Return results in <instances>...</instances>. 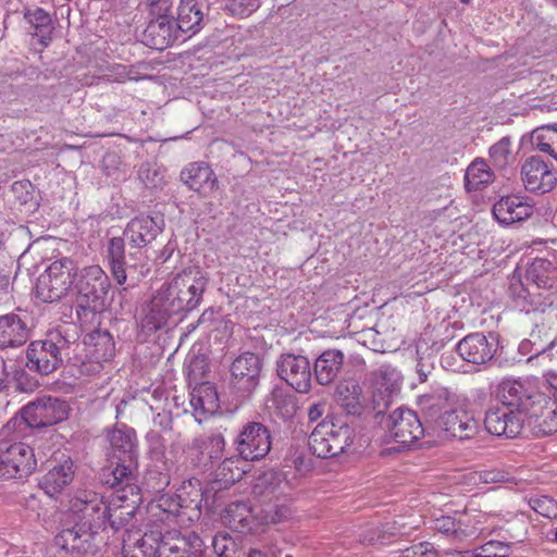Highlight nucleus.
<instances>
[{"mask_svg": "<svg viewBox=\"0 0 557 557\" xmlns=\"http://www.w3.org/2000/svg\"><path fill=\"white\" fill-rule=\"evenodd\" d=\"M110 280L99 265L86 267L75 284L76 315L81 322L103 310Z\"/></svg>", "mask_w": 557, "mask_h": 557, "instance_id": "nucleus-1", "label": "nucleus"}, {"mask_svg": "<svg viewBox=\"0 0 557 557\" xmlns=\"http://www.w3.org/2000/svg\"><path fill=\"white\" fill-rule=\"evenodd\" d=\"M70 342L60 333L52 332L45 339L33 341L25 350V367L41 376H47L63 364Z\"/></svg>", "mask_w": 557, "mask_h": 557, "instance_id": "nucleus-2", "label": "nucleus"}, {"mask_svg": "<svg viewBox=\"0 0 557 557\" xmlns=\"http://www.w3.org/2000/svg\"><path fill=\"white\" fill-rule=\"evenodd\" d=\"M76 276L77 268L72 259L63 257L54 260L37 278V298L44 302L64 299L73 290Z\"/></svg>", "mask_w": 557, "mask_h": 557, "instance_id": "nucleus-3", "label": "nucleus"}, {"mask_svg": "<svg viewBox=\"0 0 557 557\" xmlns=\"http://www.w3.org/2000/svg\"><path fill=\"white\" fill-rule=\"evenodd\" d=\"M354 431L346 423L323 420L309 436V448L319 458L335 457L352 444Z\"/></svg>", "mask_w": 557, "mask_h": 557, "instance_id": "nucleus-4", "label": "nucleus"}, {"mask_svg": "<svg viewBox=\"0 0 557 557\" xmlns=\"http://www.w3.org/2000/svg\"><path fill=\"white\" fill-rule=\"evenodd\" d=\"M70 411L66 400L42 396L22 408V418L29 428L40 429L61 423L69 418Z\"/></svg>", "mask_w": 557, "mask_h": 557, "instance_id": "nucleus-5", "label": "nucleus"}, {"mask_svg": "<svg viewBox=\"0 0 557 557\" xmlns=\"http://www.w3.org/2000/svg\"><path fill=\"white\" fill-rule=\"evenodd\" d=\"M37 466L34 449L22 442L0 441V474L7 478H26Z\"/></svg>", "mask_w": 557, "mask_h": 557, "instance_id": "nucleus-6", "label": "nucleus"}, {"mask_svg": "<svg viewBox=\"0 0 557 557\" xmlns=\"http://www.w3.org/2000/svg\"><path fill=\"white\" fill-rule=\"evenodd\" d=\"M173 292L176 294L182 311L195 310L202 300L208 285V277L199 267H188L172 280Z\"/></svg>", "mask_w": 557, "mask_h": 557, "instance_id": "nucleus-7", "label": "nucleus"}, {"mask_svg": "<svg viewBox=\"0 0 557 557\" xmlns=\"http://www.w3.org/2000/svg\"><path fill=\"white\" fill-rule=\"evenodd\" d=\"M234 446L242 460H260L271 449L270 431L260 422H248L234 440Z\"/></svg>", "mask_w": 557, "mask_h": 557, "instance_id": "nucleus-8", "label": "nucleus"}, {"mask_svg": "<svg viewBox=\"0 0 557 557\" xmlns=\"http://www.w3.org/2000/svg\"><path fill=\"white\" fill-rule=\"evenodd\" d=\"M277 375L298 393L311 388L312 369L307 357L284 354L276 362Z\"/></svg>", "mask_w": 557, "mask_h": 557, "instance_id": "nucleus-9", "label": "nucleus"}, {"mask_svg": "<svg viewBox=\"0 0 557 557\" xmlns=\"http://www.w3.org/2000/svg\"><path fill=\"white\" fill-rule=\"evenodd\" d=\"M261 359L253 352L238 356L232 363V386L242 397H248L258 386Z\"/></svg>", "mask_w": 557, "mask_h": 557, "instance_id": "nucleus-10", "label": "nucleus"}, {"mask_svg": "<svg viewBox=\"0 0 557 557\" xmlns=\"http://www.w3.org/2000/svg\"><path fill=\"white\" fill-rule=\"evenodd\" d=\"M539 395L530 383L512 379L503 380L496 389L497 399L520 413H528Z\"/></svg>", "mask_w": 557, "mask_h": 557, "instance_id": "nucleus-11", "label": "nucleus"}, {"mask_svg": "<svg viewBox=\"0 0 557 557\" xmlns=\"http://www.w3.org/2000/svg\"><path fill=\"white\" fill-rule=\"evenodd\" d=\"M385 426L389 436L404 446L414 443L424 434L420 419L410 409H395L387 418Z\"/></svg>", "mask_w": 557, "mask_h": 557, "instance_id": "nucleus-12", "label": "nucleus"}, {"mask_svg": "<svg viewBox=\"0 0 557 557\" xmlns=\"http://www.w3.org/2000/svg\"><path fill=\"white\" fill-rule=\"evenodd\" d=\"M375 386L372 395V410L375 417L383 416L392 404L393 394L399 389V372L391 364H382L371 373Z\"/></svg>", "mask_w": 557, "mask_h": 557, "instance_id": "nucleus-13", "label": "nucleus"}, {"mask_svg": "<svg viewBox=\"0 0 557 557\" xmlns=\"http://www.w3.org/2000/svg\"><path fill=\"white\" fill-rule=\"evenodd\" d=\"M107 502L98 493L89 490H82L71 499V510L86 523L96 529H104V513Z\"/></svg>", "mask_w": 557, "mask_h": 557, "instance_id": "nucleus-14", "label": "nucleus"}, {"mask_svg": "<svg viewBox=\"0 0 557 557\" xmlns=\"http://www.w3.org/2000/svg\"><path fill=\"white\" fill-rule=\"evenodd\" d=\"M492 213L499 224L520 223L533 215L534 202L521 195L503 196L493 205Z\"/></svg>", "mask_w": 557, "mask_h": 557, "instance_id": "nucleus-15", "label": "nucleus"}, {"mask_svg": "<svg viewBox=\"0 0 557 557\" xmlns=\"http://www.w3.org/2000/svg\"><path fill=\"white\" fill-rule=\"evenodd\" d=\"M484 425L488 433L507 438L517 437L523 428L522 413L507 407H493L485 413Z\"/></svg>", "mask_w": 557, "mask_h": 557, "instance_id": "nucleus-16", "label": "nucleus"}, {"mask_svg": "<svg viewBox=\"0 0 557 557\" xmlns=\"http://www.w3.org/2000/svg\"><path fill=\"white\" fill-rule=\"evenodd\" d=\"M164 222L162 219L150 215L133 218L123 232L124 242L127 240L133 248H145L151 244L162 232Z\"/></svg>", "mask_w": 557, "mask_h": 557, "instance_id": "nucleus-17", "label": "nucleus"}, {"mask_svg": "<svg viewBox=\"0 0 557 557\" xmlns=\"http://www.w3.org/2000/svg\"><path fill=\"white\" fill-rule=\"evenodd\" d=\"M143 33V42L157 50H164L180 37L173 15L150 16Z\"/></svg>", "mask_w": 557, "mask_h": 557, "instance_id": "nucleus-18", "label": "nucleus"}, {"mask_svg": "<svg viewBox=\"0 0 557 557\" xmlns=\"http://www.w3.org/2000/svg\"><path fill=\"white\" fill-rule=\"evenodd\" d=\"M521 180L525 189L545 194L553 190L557 184L556 175L548 165L536 156L525 160L521 168Z\"/></svg>", "mask_w": 557, "mask_h": 557, "instance_id": "nucleus-19", "label": "nucleus"}, {"mask_svg": "<svg viewBox=\"0 0 557 557\" xmlns=\"http://www.w3.org/2000/svg\"><path fill=\"white\" fill-rule=\"evenodd\" d=\"M530 423L539 435H550L557 432V389L554 399L540 394L528 411Z\"/></svg>", "mask_w": 557, "mask_h": 557, "instance_id": "nucleus-20", "label": "nucleus"}, {"mask_svg": "<svg viewBox=\"0 0 557 557\" xmlns=\"http://www.w3.org/2000/svg\"><path fill=\"white\" fill-rule=\"evenodd\" d=\"M497 344L490 342L482 333H472L457 344L456 350L462 360L483 364L490 361L496 352Z\"/></svg>", "mask_w": 557, "mask_h": 557, "instance_id": "nucleus-21", "label": "nucleus"}, {"mask_svg": "<svg viewBox=\"0 0 557 557\" xmlns=\"http://www.w3.org/2000/svg\"><path fill=\"white\" fill-rule=\"evenodd\" d=\"M137 465L138 461L133 459L111 461V466L103 469L101 473V482L111 488H116L122 494H126V490L133 494L134 491H137L134 484Z\"/></svg>", "mask_w": 557, "mask_h": 557, "instance_id": "nucleus-22", "label": "nucleus"}, {"mask_svg": "<svg viewBox=\"0 0 557 557\" xmlns=\"http://www.w3.org/2000/svg\"><path fill=\"white\" fill-rule=\"evenodd\" d=\"M181 181L189 189L207 196L218 189V177L205 162H193L181 172Z\"/></svg>", "mask_w": 557, "mask_h": 557, "instance_id": "nucleus-23", "label": "nucleus"}, {"mask_svg": "<svg viewBox=\"0 0 557 557\" xmlns=\"http://www.w3.org/2000/svg\"><path fill=\"white\" fill-rule=\"evenodd\" d=\"M441 424L449 436L461 441L472 438L480 430V421L462 410L445 411Z\"/></svg>", "mask_w": 557, "mask_h": 557, "instance_id": "nucleus-24", "label": "nucleus"}, {"mask_svg": "<svg viewBox=\"0 0 557 557\" xmlns=\"http://www.w3.org/2000/svg\"><path fill=\"white\" fill-rule=\"evenodd\" d=\"M334 400L347 414L360 416L363 412V391L356 380L339 381L335 386Z\"/></svg>", "mask_w": 557, "mask_h": 557, "instance_id": "nucleus-25", "label": "nucleus"}, {"mask_svg": "<svg viewBox=\"0 0 557 557\" xmlns=\"http://www.w3.org/2000/svg\"><path fill=\"white\" fill-rule=\"evenodd\" d=\"M345 356L339 349H326L321 352L313 363L314 376L318 384L326 386L332 384L339 375L344 366Z\"/></svg>", "mask_w": 557, "mask_h": 557, "instance_id": "nucleus-26", "label": "nucleus"}, {"mask_svg": "<svg viewBox=\"0 0 557 557\" xmlns=\"http://www.w3.org/2000/svg\"><path fill=\"white\" fill-rule=\"evenodd\" d=\"M29 338V329L24 320L15 313L0 317V348H15Z\"/></svg>", "mask_w": 557, "mask_h": 557, "instance_id": "nucleus-27", "label": "nucleus"}, {"mask_svg": "<svg viewBox=\"0 0 557 557\" xmlns=\"http://www.w3.org/2000/svg\"><path fill=\"white\" fill-rule=\"evenodd\" d=\"M110 443V459L114 460L133 459L138 460L136 433L133 429L117 428L108 433Z\"/></svg>", "mask_w": 557, "mask_h": 557, "instance_id": "nucleus-28", "label": "nucleus"}, {"mask_svg": "<svg viewBox=\"0 0 557 557\" xmlns=\"http://www.w3.org/2000/svg\"><path fill=\"white\" fill-rule=\"evenodd\" d=\"M91 529L86 523H76L73 528L63 529L55 536V545L65 552L85 554L91 546Z\"/></svg>", "mask_w": 557, "mask_h": 557, "instance_id": "nucleus-29", "label": "nucleus"}, {"mask_svg": "<svg viewBox=\"0 0 557 557\" xmlns=\"http://www.w3.org/2000/svg\"><path fill=\"white\" fill-rule=\"evenodd\" d=\"M74 478V465L71 459L52 467L39 481L40 487L51 497L61 493Z\"/></svg>", "mask_w": 557, "mask_h": 557, "instance_id": "nucleus-30", "label": "nucleus"}, {"mask_svg": "<svg viewBox=\"0 0 557 557\" xmlns=\"http://www.w3.org/2000/svg\"><path fill=\"white\" fill-rule=\"evenodd\" d=\"M108 258L113 278L119 285L126 282L127 273L135 271V265L129 264L125 256V243L122 237H113L109 242Z\"/></svg>", "mask_w": 557, "mask_h": 557, "instance_id": "nucleus-31", "label": "nucleus"}, {"mask_svg": "<svg viewBox=\"0 0 557 557\" xmlns=\"http://www.w3.org/2000/svg\"><path fill=\"white\" fill-rule=\"evenodd\" d=\"M126 494H121L107 504L104 529L110 525L114 531H119L131 522L136 507L134 503H126Z\"/></svg>", "mask_w": 557, "mask_h": 557, "instance_id": "nucleus-32", "label": "nucleus"}, {"mask_svg": "<svg viewBox=\"0 0 557 557\" xmlns=\"http://www.w3.org/2000/svg\"><path fill=\"white\" fill-rule=\"evenodd\" d=\"M90 349V357L96 360L94 369L99 370L102 361L110 360L115 352V344L112 335L108 331H95L87 336L85 341Z\"/></svg>", "mask_w": 557, "mask_h": 557, "instance_id": "nucleus-33", "label": "nucleus"}, {"mask_svg": "<svg viewBox=\"0 0 557 557\" xmlns=\"http://www.w3.org/2000/svg\"><path fill=\"white\" fill-rule=\"evenodd\" d=\"M525 278L537 288L550 289L557 282V268L547 259H535L528 267Z\"/></svg>", "mask_w": 557, "mask_h": 557, "instance_id": "nucleus-34", "label": "nucleus"}, {"mask_svg": "<svg viewBox=\"0 0 557 557\" xmlns=\"http://www.w3.org/2000/svg\"><path fill=\"white\" fill-rule=\"evenodd\" d=\"M202 20L203 14L196 0H180L175 22L180 33L198 32Z\"/></svg>", "mask_w": 557, "mask_h": 557, "instance_id": "nucleus-35", "label": "nucleus"}, {"mask_svg": "<svg viewBox=\"0 0 557 557\" xmlns=\"http://www.w3.org/2000/svg\"><path fill=\"white\" fill-rule=\"evenodd\" d=\"M265 405L273 414L283 421L290 420L298 408L296 397L283 388H274L267 398Z\"/></svg>", "mask_w": 557, "mask_h": 557, "instance_id": "nucleus-36", "label": "nucleus"}, {"mask_svg": "<svg viewBox=\"0 0 557 557\" xmlns=\"http://www.w3.org/2000/svg\"><path fill=\"white\" fill-rule=\"evenodd\" d=\"M200 543V539L194 532H190L188 537L183 536L174 542L162 540L154 550V557H188V554L193 553L190 547L196 548Z\"/></svg>", "mask_w": 557, "mask_h": 557, "instance_id": "nucleus-37", "label": "nucleus"}, {"mask_svg": "<svg viewBox=\"0 0 557 557\" xmlns=\"http://www.w3.org/2000/svg\"><path fill=\"white\" fill-rule=\"evenodd\" d=\"M433 528L454 542H461L475 534L474 528L468 525L461 519H455L450 516H441L433 520Z\"/></svg>", "mask_w": 557, "mask_h": 557, "instance_id": "nucleus-38", "label": "nucleus"}, {"mask_svg": "<svg viewBox=\"0 0 557 557\" xmlns=\"http://www.w3.org/2000/svg\"><path fill=\"white\" fill-rule=\"evenodd\" d=\"M494 181V173L484 159H475L467 168L465 186L467 190H480Z\"/></svg>", "mask_w": 557, "mask_h": 557, "instance_id": "nucleus-39", "label": "nucleus"}, {"mask_svg": "<svg viewBox=\"0 0 557 557\" xmlns=\"http://www.w3.org/2000/svg\"><path fill=\"white\" fill-rule=\"evenodd\" d=\"M171 315L154 300L146 304L140 311L138 325L146 334H151L162 329Z\"/></svg>", "mask_w": 557, "mask_h": 557, "instance_id": "nucleus-40", "label": "nucleus"}, {"mask_svg": "<svg viewBox=\"0 0 557 557\" xmlns=\"http://www.w3.org/2000/svg\"><path fill=\"white\" fill-rule=\"evenodd\" d=\"M24 18L33 27V35L39 38V44L48 46L53 29L49 13L41 8H36L35 10H26Z\"/></svg>", "mask_w": 557, "mask_h": 557, "instance_id": "nucleus-41", "label": "nucleus"}, {"mask_svg": "<svg viewBox=\"0 0 557 557\" xmlns=\"http://www.w3.org/2000/svg\"><path fill=\"white\" fill-rule=\"evenodd\" d=\"M187 482H188L189 486H191L194 488L191 492L194 497L190 499V503L183 504V502H185L183 498V495H184L183 491L186 488L185 486H183L181 493L176 495V498H173L171 496H161L160 497L159 507L163 511L172 513V515H178L180 508H182V507H190L191 505H194L196 508L199 507L202 493H201V488L200 487L196 488V486H199L200 482L196 478L188 479Z\"/></svg>", "mask_w": 557, "mask_h": 557, "instance_id": "nucleus-42", "label": "nucleus"}, {"mask_svg": "<svg viewBox=\"0 0 557 557\" xmlns=\"http://www.w3.org/2000/svg\"><path fill=\"white\" fill-rule=\"evenodd\" d=\"M531 143L535 149L557 160V126L544 125L532 132Z\"/></svg>", "mask_w": 557, "mask_h": 557, "instance_id": "nucleus-43", "label": "nucleus"}, {"mask_svg": "<svg viewBox=\"0 0 557 557\" xmlns=\"http://www.w3.org/2000/svg\"><path fill=\"white\" fill-rule=\"evenodd\" d=\"M509 295L516 302V306L525 312L542 310V304L521 282L520 278L512 277L509 284Z\"/></svg>", "mask_w": 557, "mask_h": 557, "instance_id": "nucleus-44", "label": "nucleus"}, {"mask_svg": "<svg viewBox=\"0 0 557 557\" xmlns=\"http://www.w3.org/2000/svg\"><path fill=\"white\" fill-rule=\"evenodd\" d=\"M190 404L196 412L214 413L219 409V397L215 388L209 384L200 386L191 394Z\"/></svg>", "mask_w": 557, "mask_h": 557, "instance_id": "nucleus-45", "label": "nucleus"}, {"mask_svg": "<svg viewBox=\"0 0 557 557\" xmlns=\"http://www.w3.org/2000/svg\"><path fill=\"white\" fill-rule=\"evenodd\" d=\"M251 510L244 502L231 503L225 509L223 519L233 529L246 528L250 523Z\"/></svg>", "mask_w": 557, "mask_h": 557, "instance_id": "nucleus-46", "label": "nucleus"}, {"mask_svg": "<svg viewBox=\"0 0 557 557\" xmlns=\"http://www.w3.org/2000/svg\"><path fill=\"white\" fill-rule=\"evenodd\" d=\"M152 300L157 302V306L163 308L171 317L183 312L176 294L173 292V285L171 281H168L161 285L156 292Z\"/></svg>", "mask_w": 557, "mask_h": 557, "instance_id": "nucleus-47", "label": "nucleus"}, {"mask_svg": "<svg viewBox=\"0 0 557 557\" xmlns=\"http://www.w3.org/2000/svg\"><path fill=\"white\" fill-rule=\"evenodd\" d=\"M490 159L497 169H505L515 161L509 137H503L490 148Z\"/></svg>", "mask_w": 557, "mask_h": 557, "instance_id": "nucleus-48", "label": "nucleus"}, {"mask_svg": "<svg viewBox=\"0 0 557 557\" xmlns=\"http://www.w3.org/2000/svg\"><path fill=\"white\" fill-rule=\"evenodd\" d=\"M240 458L238 457H226L219 465L215 475L218 480L224 482L225 484H234L239 481L245 470L239 467Z\"/></svg>", "mask_w": 557, "mask_h": 557, "instance_id": "nucleus-49", "label": "nucleus"}, {"mask_svg": "<svg viewBox=\"0 0 557 557\" xmlns=\"http://www.w3.org/2000/svg\"><path fill=\"white\" fill-rule=\"evenodd\" d=\"M138 178L144 186L151 190L161 189L165 185L164 174L160 166L146 162L139 166Z\"/></svg>", "mask_w": 557, "mask_h": 557, "instance_id": "nucleus-50", "label": "nucleus"}, {"mask_svg": "<svg viewBox=\"0 0 557 557\" xmlns=\"http://www.w3.org/2000/svg\"><path fill=\"white\" fill-rule=\"evenodd\" d=\"M11 193L21 206H27L28 209H35L37 207L35 190L29 181L14 182L11 186Z\"/></svg>", "mask_w": 557, "mask_h": 557, "instance_id": "nucleus-51", "label": "nucleus"}, {"mask_svg": "<svg viewBox=\"0 0 557 557\" xmlns=\"http://www.w3.org/2000/svg\"><path fill=\"white\" fill-rule=\"evenodd\" d=\"M11 382L15 391L32 394L39 387L38 380L23 368H15L12 371Z\"/></svg>", "mask_w": 557, "mask_h": 557, "instance_id": "nucleus-52", "label": "nucleus"}, {"mask_svg": "<svg viewBox=\"0 0 557 557\" xmlns=\"http://www.w3.org/2000/svg\"><path fill=\"white\" fill-rule=\"evenodd\" d=\"M530 507L546 518L557 517V502L546 495L532 496L529 499Z\"/></svg>", "mask_w": 557, "mask_h": 557, "instance_id": "nucleus-53", "label": "nucleus"}, {"mask_svg": "<svg viewBox=\"0 0 557 557\" xmlns=\"http://www.w3.org/2000/svg\"><path fill=\"white\" fill-rule=\"evenodd\" d=\"M508 472L493 468L472 472L470 480L475 484L502 483L508 481Z\"/></svg>", "mask_w": 557, "mask_h": 557, "instance_id": "nucleus-54", "label": "nucleus"}, {"mask_svg": "<svg viewBox=\"0 0 557 557\" xmlns=\"http://www.w3.org/2000/svg\"><path fill=\"white\" fill-rule=\"evenodd\" d=\"M261 4V0H226L225 10L232 15L249 16Z\"/></svg>", "mask_w": 557, "mask_h": 557, "instance_id": "nucleus-55", "label": "nucleus"}, {"mask_svg": "<svg viewBox=\"0 0 557 557\" xmlns=\"http://www.w3.org/2000/svg\"><path fill=\"white\" fill-rule=\"evenodd\" d=\"M203 448L210 460H220L225 449V438L221 433H213L202 442Z\"/></svg>", "mask_w": 557, "mask_h": 557, "instance_id": "nucleus-56", "label": "nucleus"}, {"mask_svg": "<svg viewBox=\"0 0 557 557\" xmlns=\"http://www.w3.org/2000/svg\"><path fill=\"white\" fill-rule=\"evenodd\" d=\"M509 547L499 541H490L482 546L475 548L472 557H506Z\"/></svg>", "mask_w": 557, "mask_h": 557, "instance_id": "nucleus-57", "label": "nucleus"}, {"mask_svg": "<svg viewBox=\"0 0 557 557\" xmlns=\"http://www.w3.org/2000/svg\"><path fill=\"white\" fill-rule=\"evenodd\" d=\"M143 4L149 17L172 15L174 0H145Z\"/></svg>", "mask_w": 557, "mask_h": 557, "instance_id": "nucleus-58", "label": "nucleus"}, {"mask_svg": "<svg viewBox=\"0 0 557 557\" xmlns=\"http://www.w3.org/2000/svg\"><path fill=\"white\" fill-rule=\"evenodd\" d=\"M450 392L447 388H441L432 395H426L422 399V405L429 409L436 407L438 410L445 409L448 406Z\"/></svg>", "mask_w": 557, "mask_h": 557, "instance_id": "nucleus-59", "label": "nucleus"}, {"mask_svg": "<svg viewBox=\"0 0 557 557\" xmlns=\"http://www.w3.org/2000/svg\"><path fill=\"white\" fill-rule=\"evenodd\" d=\"M146 480L149 487L156 492H160L169 486L171 478L166 471L150 469L147 473Z\"/></svg>", "mask_w": 557, "mask_h": 557, "instance_id": "nucleus-60", "label": "nucleus"}, {"mask_svg": "<svg viewBox=\"0 0 557 557\" xmlns=\"http://www.w3.org/2000/svg\"><path fill=\"white\" fill-rule=\"evenodd\" d=\"M401 557H440L433 545L430 543H419L403 552Z\"/></svg>", "mask_w": 557, "mask_h": 557, "instance_id": "nucleus-61", "label": "nucleus"}, {"mask_svg": "<svg viewBox=\"0 0 557 557\" xmlns=\"http://www.w3.org/2000/svg\"><path fill=\"white\" fill-rule=\"evenodd\" d=\"M230 545L234 546V542L227 533H220L213 537L212 546L219 557H228Z\"/></svg>", "mask_w": 557, "mask_h": 557, "instance_id": "nucleus-62", "label": "nucleus"}, {"mask_svg": "<svg viewBox=\"0 0 557 557\" xmlns=\"http://www.w3.org/2000/svg\"><path fill=\"white\" fill-rule=\"evenodd\" d=\"M290 515V509L286 505H274L267 511V518L272 523H280L287 519Z\"/></svg>", "mask_w": 557, "mask_h": 557, "instance_id": "nucleus-63", "label": "nucleus"}, {"mask_svg": "<svg viewBox=\"0 0 557 557\" xmlns=\"http://www.w3.org/2000/svg\"><path fill=\"white\" fill-rule=\"evenodd\" d=\"M432 369H433L432 361H430L429 359L422 358V357L419 358L417 366H416V371L418 373L420 383H423L426 381L428 375L431 373Z\"/></svg>", "mask_w": 557, "mask_h": 557, "instance_id": "nucleus-64", "label": "nucleus"}]
</instances>
